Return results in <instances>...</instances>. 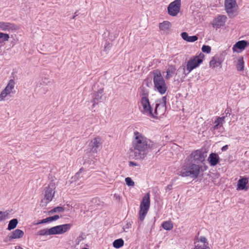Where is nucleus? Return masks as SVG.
Masks as SVG:
<instances>
[{
    "label": "nucleus",
    "instance_id": "32",
    "mask_svg": "<svg viewBox=\"0 0 249 249\" xmlns=\"http://www.w3.org/2000/svg\"><path fill=\"white\" fill-rule=\"evenodd\" d=\"M15 82L14 80L11 79L9 80L7 86L5 88V89H7V91L11 92L12 89H14L15 86Z\"/></svg>",
    "mask_w": 249,
    "mask_h": 249
},
{
    "label": "nucleus",
    "instance_id": "51",
    "mask_svg": "<svg viewBox=\"0 0 249 249\" xmlns=\"http://www.w3.org/2000/svg\"><path fill=\"white\" fill-rule=\"evenodd\" d=\"M83 249H88V248H83Z\"/></svg>",
    "mask_w": 249,
    "mask_h": 249
},
{
    "label": "nucleus",
    "instance_id": "5",
    "mask_svg": "<svg viewBox=\"0 0 249 249\" xmlns=\"http://www.w3.org/2000/svg\"><path fill=\"white\" fill-rule=\"evenodd\" d=\"M153 82L155 88L161 94H164L167 89L165 80L163 78L160 72H153Z\"/></svg>",
    "mask_w": 249,
    "mask_h": 249
},
{
    "label": "nucleus",
    "instance_id": "13",
    "mask_svg": "<svg viewBox=\"0 0 249 249\" xmlns=\"http://www.w3.org/2000/svg\"><path fill=\"white\" fill-rule=\"evenodd\" d=\"M189 160L191 163L199 165V163L202 162V150H197L192 153L189 156Z\"/></svg>",
    "mask_w": 249,
    "mask_h": 249
},
{
    "label": "nucleus",
    "instance_id": "36",
    "mask_svg": "<svg viewBox=\"0 0 249 249\" xmlns=\"http://www.w3.org/2000/svg\"><path fill=\"white\" fill-rule=\"evenodd\" d=\"M8 213L6 212L0 211V222L4 220L7 218Z\"/></svg>",
    "mask_w": 249,
    "mask_h": 249
},
{
    "label": "nucleus",
    "instance_id": "23",
    "mask_svg": "<svg viewBox=\"0 0 249 249\" xmlns=\"http://www.w3.org/2000/svg\"><path fill=\"white\" fill-rule=\"evenodd\" d=\"M176 71V69L175 67L173 65L169 66L167 71H166V75L165 76V78L166 79H169L171 77H172L173 75L175 74Z\"/></svg>",
    "mask_w": 249,
    "mask_h": 249
},
{
    "label": "nucleus",
    "instance_id": "22",
    "mask_svg": "<svg viewBox=\"0 0 249 249\" xmlns=\"http://www.w3.org/2000/svg\"><path fill=\"white\" fill-rule=\"evenodd\" d=\"M182 38L185 41L189 42H193L197 40L198 37L196 36H189L186 32H182L181 34Z\"/></svg>",
    "mask_w": 249,
    "mask_h": 249
},
{
    "label": "nucleus",
    "instance_id": "16",
    "mask_svg": "<svg viewBox=\"0 0 249 249\" xmlns=\"http://www.w3.org/2000/svg\"><path fill=\"white\" fill-rule=\"evenodd\" d=\"M100 140H101L100 138L96 137L93 139V140H92L89 143L90 151L92 153H97V149L99 147L100 145Z\"/></svg>",
    "mask_w": 249,
    "mask_h": 249
},
{
    "label": "nucleus",
    "instance_id": "11",
    "mask_svg": "<svg viewBox=\"0 0 249 249\" xmlns=\"http://www.w3.org/2000/svg\"><path fill=\"white\" fill-rule=\"evenodd\" d=\"M225 59L224 55L223 53H217L213 56L209 62V66L212 69L215 68H221L222 64Z\"/></svg>",
    "mask_w": 249,
    "mask_h": 249
},
{
    "label": "nucleus",
    "instance_id": "18",
    "mask_svg": "<svg viewBox=\"0 0 249 249\" xmlns=\"http://www.w3.org/2000/svg\"><path fill=\"white\" fill-rule=\"evenodd\" d=\"M225 119V117H217L214 122V125L212 127L213 130H217L222 127Z\"/></svg>",
    "mask_w": 249,
    "mask_h": 249
},
{
    "label": "nucleus",
    "instance_id": "8",
    "mask_svg": "<svg viewBox=\"0 0 249 249\" xmlns=\"http://www.w3.org/2000/svg\"><path fill=\"white\" fill-rule=\"evenodd\" d=\"M140 95L141 97L140 100L141 104L142 107V109L141 110L144 112H149L150 108V104L148 98L149 91L144 87H141Z\"/></svg>",
    "mask_w": 249,
    "mask_h": 249
},
{
    "label": "nucleus",
    "instance_id": "12",
    "mask_svg": "<svg viewBox=\"0 0 249 249\" xmlns=\"http://www.w3.org/2000/svg\"><path fill=\"white\" fill-rule=\"evenodd\" d=\"M181 5V0H175L168 6V13L169 15L176 16L179 13Z\"/></svg>",
    "mask_w": 249,
    "mask_h": 249
},
{
    "label": "nucleus",
    "instance_id": "20",
    "mask_svg": "<svg viewBox=\"0 0 249 249\" xmlns=\"http://www.w3.org/2000/svg\"><path fill=\"white\" fill-rule=\"evenodd\" d=\"M0 28L4 31H9L10 30H15L14 24L9 22H0Z\"/></svg>",
    "mask_w": 249,
    "mask_h": 249
},
{
    "label": "nucleus",
    "instance_id": "3",
    "mask_svg": "<svg viewBox=\"0 0 249 249\" xmlns=\"http://www.w3.org/2000/svg\"><path fill=\"white\" fill-rule=\"evenodd\" d=\"M201 166L194 163H187L183 165L181 170L177 172V174L182 177H190L196 178L200 172Z\"/></svg>",
    "mask_w": 249,
    "mask_h": 249
},
{
    "label": "nucleus",
    "instance_id": "49",
    "mask_svg": "<svg viewBox=\"0 0 249 249\" xmlns=\"http://www.w3.org/2000/svg\"><path fill=\"white\" fill-rule=\"evenodd\" d=\"M78 15L77 14V13L75 12L74 13V15L73 16L72 18L74 19Z\"/></svg>",
    "mask_w": 249,
    "mask_h": 249
},
{
    "label": "nucleus",
    "instance_id": "42",
    "mask_svg": "<svg viewBox=\"0 0 249 249\" xmlns=\"http://www.w3.org/2000/svg\"><path fill=\"white\" fill-rule=\"evenodd\" d=\"M7 95V93H5V92L2 90L0 94V101L4 100Z\"/></svg>",
    "mask_w": 249,
    "mask_h": 249
},
{
    "label": "nucleus",
    "instance_id": "9",
    "mask_svg": "<svg viewBox=\"0 0 249 249\" xmlns=\"http://www.w3.org/2000/svg\"><path fill=\"white\" fill-rule=\"evenodd\" d=\"M200 53L199 56H194L191 58L188 62L186 65L187 73H190L193 70L197 68L202 62V56Z\"/></svg>",
    "mask_w": 249,
    "mask_h": 249
},
{
    "label": "nucleus",
    "instance_id": "14",
    "mask_svg": "<svg viewBox=\"0 0 249 249\" xmlns=\"http://www.w3.org/2000/svg\"><path fill=\"white\" fill-rule=\"evenodd\" d=\"M227 18L225 15H220L213 21V26L214 28L218 29L224 25Z\"/></svg>",
    "mask_w": 249,
    "mask_h": 249
},
{
    "label": "nucleus",
    "instance_id": "29",
    "mask_svg": "<svg viewBox=\"0 0 249 249\" xmlns=\"http://www.w3.org/2000/svg\"><path fill=\"white\" fill-rule=\"evenodd\" d=\"M162 227L164 230L170 231L173 228V223L171 221H164L162 224Z\"/></svg>",
    "mask_w": 249,
    "mask_h": 249
},
{
    "label": "nucleus",
    "instance_id": "40",
    "mask_svg": "<svg viewBox=\"0 0 249 249\" xmlns=\"http://www.w3.org/2000/svg\"><path fill=\"white\" fill-rule=\"evenodd\" d=\"M211 52V47L208 45H203V53H210Z\"/></svg>",
    "mask_w": 249,
    "mask_h": 249
},
{
    "label": "nucleus",
    "instance_id": "39",
    "mask_svg": "<svg viewBox=\"0 0 249 249\" xmlns=\"http://www.w3.org/2000/svg\"><path fill=\"white\" fill-rule=\"evenodd\" d=\"M50 81L49 78L45 77L42 78L40 81V85L42 86L48 85L50 83Z\"/></svg>",
    "mask_w": 249,
    "mask_h": 249
},
{
    "label": "nucleus",
    "instance_id": "1",
    "mask_svg": "<svg viewBox=\"0 0 249 249\" xmlns=\"http://www.w3.org/2000/svg\"><path fill=\"white\" fill-rule=\"evenodd\" d=\"M134 135L135 138L133 142V146L135 158L136 160L143 159L149 151L152 148L154 143L138 132H135Z\"/></svg>",
    "mask_w": 249,
    "mask_h": 249
},
{
    "label": "nucleus",
    "instance_id": "43",
    "mask_svg": "<svg viewBox=\"0 0 249 249\" xmlns=\"http://www.w3.org/2000/svg\"><path fill=\"white\" fill-rule=\"evenodd\" d=\"M231 110L230 108H227L225 111L226 115L224 116V117H225V118L227 117H229L231 115Z\"/></svg>",
    "mask_w": 249,
    "mask_h": 249
},
{
    "label": "nucleus",
    "instance_id": "25",
    "mask_svg": "<svg viewBox=\"0 0 249 249\" xmlns=\"http://www.w3.org/2000/svg\"><path fill=\"white\" fill-rule=\"evenodd\" d=\"M59 218V216L58 215H55L53 216H50L47 217L46 218L40 220L38 224H43L46 223L48 222H50L53 221H55Z\"/></svg>",
    "mask_w": 249,
    "mask_h": 249
},
{
    "label": "nucleus",
    "instance_id": "45",
    "mask_svg": "<svg viewBox=\"0 0 249 249\" xmlns=\"http://www.w3.org/2000/svg\"><path fill=\"white\" fill-rule=\"evenodd\" d=\"M228 147V146L227 145H225V146L222 147L221 150H222V151H226V150H227Z\"/></svg>",
    "mask_w": 249,
    "mask_h": 249
},
{
    "label": "nucleus",
    "instance_id": "10",
    "mask_svg": "<svg viewBox=\"0 0 249 249\" xmlns=\"http://www.w3.org/2000/svg\"><path fill=\"white\" fill-rule=\"evenodd\" d=\"M55 183L52 181L49 184L48 186L45 188L44 193L45 204H48L52 201L55 193Z\"/></svg>",
    "mask_w": 249,
    "mask_h": 249
},
{
    "label": "nucleus",
    "instance_id": "33",
    "mask_svg": "<svg viewBox=\"0 0 249 249\" xmlns=\"http://www.w3.org/2000/svg\"><path fill=\"white\" fill-rule=\"evenodd\" d=\"M65 210L64 208L63 207L61 206H58L54 208L52 210H51L49 212L50 214H53L54 213H57V212H63Z\"/></svg>",
    "mask_w": 249,
    "mask_h": 249
},
{
    "label": "nucleus",
    "instance_id": "31",
    "mask_svg": "<svg viewBox=\"0 0 249 249\" xmlns=\"http://www.w3.org/2000/svg\"><path fill=\"white\" fill-rule=\"evenodd\" d=\"M124 244V241L122 238L118 239L113 242V246L116 249H119Z\"/></svg>",
    "mask_w": 249,
    "mask_h": 249
},
{
    "label": "nucleus",
    "instance_id": "7",
    "mask_svg": "<svg viewBox=\"0 0 249 249\" xmlns=\"http://www.w3.org/2000/svg\"><path fill=\"white\" fill-rule=\"evenodd\" d=\"M224 6L225 10L230 18H233L238 14L239 8L236 0H225Z\"/></svg>",
    "mask_w": 249,
    "mask_h": 249
},
{
    "label": "nucleus",
    "instance_id": "34",
    "mask_svg": "<svg viewBox=\"0 0 249 249\" xmlns=\"http://www.w3.org/2000/svg\"><path fill=\"white\" fill-rule=\"evenodd\" d=\"M9 38V36L8 34L0 32V40H1V43L8 41Z\"/></svg>",
    "mask_w": 249,
    "mask_h": 249
},
{
    "label": "nucleus",
    "instance_id": "19",
    "mask_svg": "<svg viewBox=\"0 0 249 249\" xmlns=\"http://www.w3.org/2000/svg\"><path fill=\"white\" fill-rule=\"evenodd\" d=\"M208 161L211 166H215L219 161V156L215 153H211L208 157Z\"/></svg>",
    "mask_w": 249,
    "mask_h": 249
},
{
    "label": "nucleus",
    "instance_id": "44",
    "mask_svg": "<svg viewBox=\"0 0 249 249\" xmlns=\"http://www.w3.org/2000/svg\"><path fill=\"white\" fill-rule=\"evenodd\" d=\"M172 186H173V183L168 185L165 188L166 191H168L171 190L172 189Z\"/></svg>",
    "mask_w": 249,
    "mask_h": 249
},
{
    "label": "nucleus",
    "instance_id": "41",
    "mask_svg": "<svg viewBox=\"0 0 249 249\" xmlns=\"http://www.w3.org/2000/svg\"><path fill=\"white\" fill-rule=\"evenodd\" d=\"M13 239V238L11 234H10L9 235L7 236L3 239V242H4L5 243H7L12 241Z\"/></svg>",
    "mask_w": 249,
    "mask_h": 249
},
{
    "label": "nucleus",
    "instance_id": "26",
    "mask_svg": "<svg viewBox=\"0 0 249 249\" xmlns=\"http://www.w3.org/2000/svg\"><path fill=\"white\" fill-rule=\"evenodd\" d=\"M186 69H185V67L183 66H180L177 71L176 73V75H178V77L181 76V77H185L186 75H187L188 73L186 71Z\"/></svg>",
    "mask_w": 249,
    "mask_h": 249
},
{
    "label": "nucleus",
    "instance_id": "4",
    "mask_svg": "<svg viewBox=\"0 0 249 249\" xmlns=\"http://www.w3.org/2000/svg\"><path fill=\"white\" fill-rule=\"evenodd\" d=\"M71 224H65L53 227L49 229H43L39 231L37 235H54L63 234L68 231L71 227Z\"/></svg>",
    "mask_w": 249,
    "mask_h": 249
},
{
    "label": "nucleus",
    "instance_id": "38",
    "mask_svg": "<svg viewBox=\"0 0 249 249\" xmlns=\"http://www.w3.org/2000/svg\"><path fill=\"white\" fill-rule=\"evenodd\" d=\"M212 246L207 242V239L203 237V249H212Z\"/></svg>",
    "mask_w": 249,
    "mask_h": 249
},
{
    "label": "nucleus",
    "instance_id": "37",
    "mask_svg": "<svg viewBox=\"0 0 249 249\" xmlns=\"http://www.w3.org/2000/svg\"><path fill=\"white\" fill-rule=\"evenodd\" d=\"M125 181L126 185L128 186H133L134 185V182L129 177L126 178H125Z\"/></svg>",
    "mask_w": 249,
    "mask_h": 249
},
{
    "label": "nucleus",
    "instance_id": "28",
    "mask_svg": "<svg viewBox=\"0 0 249 249\" xmlns=\"http://www.w3.org/2000/svg\"><path fill=\"white\" fill-rule=\"evenodd\" d=\"M18 224V220L16 218H14L11 220L8 224L7 230L11 231L17 227Z\"/></svg>",
    "mask_w": 249,
    "mask_h": 249
},
{
    "label": "nucleus",
    "instance_id": "30",
    "mask_svg": "<svg viewBox=\"0 0 249 249\" xmlns=\"http://www.w3.org/2000/svg\"><path fill=\"white\" fill-rule=\"evenodd\" d=\"M244 60L242 57L238 59L236 64V69L238 71H243L244 70Z\"/></svg>",
    "mask_w": 249,
    "mask_h": 249
},
{
    "label": "nucleus",
    "instance_id": "2",
    "mask_svg": "<svg viewBox=\"0 0 249 249\" xmlns=\"http://www.w3.org/2000/svg\"><path fill=\"white\" fill-rule=\"evenodd\" d=\"M166 96H165L156 101V107L154 112H153V108L150 106V112L142 111V113L153 118L161 117L164 114L166 110Z\"/></svg>",
    "mask_w": 249,
    "mask_h": 249
},
{
    "label": "nucleus",
    "instance_id": "52",
    "mask_svg": "<svg viewBox=\"0 0 249 249\" xmlns=\"http://www.w3.org/2000/svg\"><path fill=\"white\" fill-rule=\"evenodd\" d=\"M79 172H78L76 175H79Z\"/></svg>",
    "mask_w": 249,
    "mask_h": 249
},
{
    "label": "nucleus",
    "instance_id": "53",
    "mask_svg": "<svg viewBox=\"0 0 249 249\" xmlns=\"http://www.w3.org/2000/svg\"><path fill=\"white\" fill-rule=\"evenodd\" d=\"M1 43V40H0V43Z\"/></svg>",
    "mask_w": 249,
    "mask_h": 249
},
{
    "label": "nucleus",
    "instance_id": "15",
    "mask_svg": "<svg viewBox=\"0 0 249 249\" xmlns=\"http://www.w3.org/2000/svg\"><path fill=\"white\" fill-rule=\"evenodd\" d=\"M104 89H100L95 92L92 96L91 102L93 103L92 107L93 108L95 105H97L102 99L103 95Z\"/></svg>",
    "mask_w": 249,
    "mask_h": 249
},
{
    "label": "nucleus",
    "instance_id": "17",
    "mask_svg": "<svg viewBox=\"0 0 249 249\" xmlns=\"http://www.w3.org/2000/svg\"><path fill=\"white\" fill-rule=\"evenodd\" d=\"M248 44L249 43L247 41H239L233 45L232 50L233 52H237V49L243 50L248 46Z\"/></svg>",
    "mask_w": 249,
    "mask_h": 249
},
{
    "label": "nucleus",
    "instance_id": "24",
    "mask_svg": "<svg viewBox=\"0 0 249 249\" xmlns=\"http://www.w3.org/2000/svg\"><path fill=\"white\" fill-rule=\"evenodd\" d=\"M14 239H18L22 237L24 235V232L21 230L16 229L10 233Z\"/></svg>",
    "mask_w": 249,
    "mask_h": 249
},
{
    "label": "nucleus",
    "instance_id": "27",
    "mask_svg": "<svg viewBox=\"0 0 249 249\" xmlns=\"http://www.w3.org/2000/svg\"><path fill=\"white\" fill-rule=\"evenodd\" d=\"M171 26V23L168 21H164L162 23H160L159 28L162 31L168 30Z\"/></svg>",
    "mask_w": 249,
    "mask_h": 249
},
{
    "label": "nucleus",
    "instance_id": "50",
    "mask_svg": "<svg viewBox=\"0 0 249 249\" xmlns=\"http://www.w3.org/2000/svg\"><path fill=\"white\" fill-rule=\"evenodd\" d=\"M83 169V168H80V172H81V170Z\"/></svg>",
    "mask_w": 249,
    "mask_h": 249
},
{
    "label": "nucleus",
    "instance_id": "46",
    "mask_svg": "<svg viewBox=\"0 0 249 249\" xmlns=\"http://www.w3.org/2000/svg\"><path fill=\"white\" fill-rule=\"evenodd\" d=\"M129 165L130 166H136L137 165V163L133 162V161H130L129 162Z\"/></svg>",
    "mask_w": 249,
    "mask_h": 249
},
{
    "label": "nucleus",
    "instance_id": "6",
    "mask_svg": "<svg viewBox=\"0 0 249 249\" xmlns=\"http://www.w3.org/2000/svg\"><path fill=\"white\" fill-rule=\"evenodd\" d=\"M150 194L146 193L142 198L140 204V210L139 212V219L142 221L146 215L150 207Z\"/></svg>",
    "mask_w": 249,
    "mask_h": 249
},
{
    "label": "nucleus",
    "instance_id": "35",
    "mask_svg": "<svg viewBox=\"0 0 249 249\" xmlns=\"http://www.w3.org/2000/svg\"><path fill=\"white\" fill-rule=\"evenodd\" d=\"M197 241H196L194 243V244H195L194 249H202V247H201V246L199 245L198 244H197V242H198L199 241H200V242H202V236H200L199 238H197Z\"/></svg>",
    "mask_w": 249,
    "mask_h": 249
},
{
    "label": "nucleus",
    "instance_id": "21",
    "mask_svg": "<svg viewBox=\"0 0 249 249\" xmlns=\"http://www.w3.org/2000/svg\"><path fill=\"white\" fill-rule=\"evenodd\" d=\"M248 182H249V180H248V178H243L240 179L238 181V183H237V189H239L240 190H244V189L247 190V187H246V185L248 183Z\"/></svg>",
    "mask_w": 249,
    "mask_h": 249
},
{
    "label": "nucleus",
    "instance_id": "48",
    "mask_svg": "<svg viewBox=\"0 0 249 249\" xmlns=\"http://www.w3.org/2000/svg\"><path fill=\"white\" fill-rule=\"evenodd\" d=\"M15 249H23V248L19 246H17L15 247Z\"/></svg>",
    "mask_w": 249,
    "mask_h": 249
},
{
    "label": "nucleus",
    "instance_id": "47",
    "mask_svg": "<svg viewBox=\"0 0 249 249\" xmlns=\"http://www.w3.org/2000/svg\"><path fill=\"white\" fill-rule=\"evenodd\" d=\"M3 91L4 92H5V93H7V95H9V94H10V92L7 91V89H4L3 90Z\"/></svg>",
    "mask_w": 249,
    "mask_h": 249
}]
</instances>
